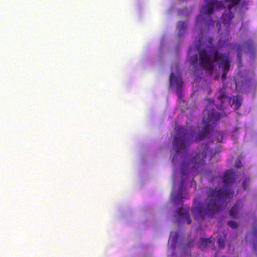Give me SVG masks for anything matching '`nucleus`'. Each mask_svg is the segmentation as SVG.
<instances>
[{"label":"nucleus","mask_w":257,"mask_h":257,"mask_svg":"<svg viewBox=\"0 0 257 257\" xmlns=\"http://www.w3.org/2000/svg\"><path fill=\"white\" fill-rule=\"evenodd\" d=\"M177 214L181 217L182 219L186 220L188 224L191 223V220L190 217L189 212L188 210L183 209V208H179L176 210Z\"/></svg>","instance_id":"nucleus-12"},{"label":"nucleus","mask_w":257,"mask_h":257,"mask_svg":"<svg viewBox=\"0 0 257 257\" xmlns=\"http://www.w3.org/2000/svg\"><path fill=\"white\" fill-rule=\"evenodd\" d=\"M170 85L173 86L176 85V93L178 97L181 98L182 97V86L183 81L182 78L178 75H174L173 73H171L169 78Z\"/></svg>","instance_id":"nucleus-6"},{"label":"nucleus","mask_w":257,"mask_h":257,"mask_svg":"<svg viewBox=\"0 0 257 257\" xmlns=\"http://www.w3.org/2000/svg\"><path fill=\"white\" fill-rule=\"evenodd\" d=\"M226 98V95L225 93H221L218 96V99L220 101L221 103H223L224 99Z\"/></svg>","instance_id":"nucleus-21"},{"label":"nucleus","mask_w":257,"mask_h":257,"mask_svg":"<svg viewBox=\"0 0 257 257\" xmlns=\"http://www.w3.org/2000/svg\"><path fill=\"white\" fill-rule=\"evenodd\" d=\"M253 233H254V234L257 233V227H254V230H253Z\"/></svg>","instance_id":"nucleus-25"},{"label":"nucleus","mask_w":257,"mask_h":257,"mask_svg":"<svg viewBox=\"0 0 257 257\" xmlns=\"http://www.w3.org/2000/svg\"><path fill=\"white\" fill-rule=\"evenodd\" d=\"M211 41H212V39H209V42H210V43H211Z\"/></svg>","instance_id":"nucleus-28"},{"label":"nucleus","mask_w":257,"mask_h":257,"mask_svg":"<svg viewBox=\"0 0 257 257\" xmlns=\"http://www.w3.org/2000/svg\"><path fill=\"white\" fill-rule=\"evenodd\" d=\"M215 62H218L219 68L222 69L223 73L221 79L225 80L230 66V60L228 54L220 53L216 48L210 46L201 50L198 55L195 54L190 57V64L195 72L200 70H205L212 73Z\"/></svg>","instance_id":"nucleus-2"},{"label":"nucleus","mask_w":257,"mask_h":257,"mask_svg":"<svg viewBox=\"0 0 257 257\" xmlns=\"http://www.w3.org/2000/svg\"><path fill=\"white\" fill-rule=\"evenodd\" d=\"M177 27L179 31V35L182 34L187 28V25L186 22L183 21H180L178 22L177 25Z\"/></svg>","instance_id":"nucleus-15"},{"label":"nucleus","mask_w":257,"mask_h":257,"mask_svg":"<svg viewBox=\"0 0 257 257\" xmlns=\"http://www.w3.org/2000/svg\"><path fill=\"white\" fill-rule=\"evenodd\" d=\"M206 3L205 6H203L200 9V15L196 17V25L200 26L201 29L203 25L209 28L210 26H213L214 21L211 19L210 16L214 12V9L218 10L222 9L224 7L223 4L221 2L217 0H205Z\"/></svg>","instance_id":"nucleus-3"},{"label":"nucleus","mask_w":257,"mask_h":257,"mask_svg":"<svg viewBox=\"0 0 257 257\" xmlns=\"http://www.w3.org/2000/svg\"><path fill=\"white\" fill-rule=\"evenodd\" d=\"M211 153V150L207 144H202L201 145V152L196 154L191 160L192 169L196 170L198 173H204V169L205 164L204 158Z\"/></svg>","instance_id":"nucleus-5"},{"label":"nucleus","mask_w":257,"mask_h":257,"mask_svg":"<svg viewBox=\"0 0 257 257\" xmlns=\"http://www.w3.org/2000/svg\"><path fill=\"white\" fill-rule=\"evenodd\" d=\"M199 44L197 45V47H201L202 46V38H200L199 39Z\"/></svg>","instance_id":"nucleus-24"},{"label":"nucleus","mask_w":257,"mask_h":257,"mask_svg":"<svg viewBox=\"0 0 257 257\" xmlns=\"http://www.w3.org/2000/svg\"><path fill=\"white\" fill-rule=\"evenodd\" d=\"M175 130L176 134L173 139V147L177 153H185L193 142L194 133L191 130L181 126H176Z\"/></svg>","instance_id":"nucleus-4"},{"label":"nucleus","mask_w":257,"mask_h":257,"mask_svg":"<svg viewBox=\"0 0 257 257\" xmlns=\"http://www.w3.org/2000/svg\"><path fill=\"white\" fill-rule=\"evenodd\" d=\"M249 182V179L248 178H246L245 179H244L242 182V187L243 189L245 190L246 189L247 187V184Z\"/></svg>","instance_id":"nucleus-22"},{"label":"nucleus","mask_w":257,"mask_h":257,"mask_svg":"<svg viewBox=\"0 0 257 257\" xmlns=\"http://www.w3.org/2000/svg\"><path fill=\"white\" fill-rule=\"evenodd\" d=\"M231 6H230L223 12L221 19L223 24L228 28L231 20L234 17L233 14L231 12Z\"/></svg>","instance_id":"nucleus-9"},{"label":"nucleus","mask_w":257,"mask_h":257,"mask_svg":"<svg viewBox=\"0 0 257 257\" xmlns=\"http://www.w3.org/2000/svg\"><path fill=\"white\" fill-rule=\"evenodd\" d=\"M188 167H189V164H186V163H183L181 164V171H182V180L181 186H180V187L179 188V189L178 195H179V196L180 197H182V192L184 191V189H183V185H184V179L186 175L187 174V169H188Z\"/></svg>","instance_id":"nucleus-11"},{"label":"nucleus","mask_w":257,"mask_h":257,"mask_svg":"<svg viewBox=\"0 0 257 257\" xmlns=\"http://www.w3.org/2000/svg\"><path fill=\"white\" fill-rule=\"evenodd\" d=\"M207 114L208 116L206 118H203V122L204 124H208L209 126H212V125L219 120L221 117V113L215 109L212 110Z\"/></svg>","instance_id":"nucleus-7"},{"label":"nucleus","mask_w":257,"mask_h":257,"mask_svg":"<svg viewBox=\"0 0 257 257\" xmlns=\"http://www.w3.org/2000/svg\"><path fill=\"white\" fill-rule=\"evenodd\" d=\"M225 236L223 235L222 236H218L217 237V244L220 248H223L225 246Z\"/></svg>","instance_id":"nucleus-16"},{"label":"nucleus","mask_w":257,"mask_h":257,"mask_svg":"<svg viewBox=\"0 0 257 257\" xmlns=\"http://www.w3.org/2000/svg\"><path fill=\"white\" fill-rule=\"evenodd\" d=\"M226 3H228L229 4L227 6V8L231 6V9L234 6H235L239 3L240 0H224Z\"/></svg>","instance_id":"nucleus-18"},{"label":"nucleus","mask_w":257,"mask_h":257,"mask_svg":"<svg viewBox=\"0 0 257 257\" xmlns=\"http://www.w3.org/2000/svg\"><path fill=\"white\" fill-rule=\"evenodd\" d=\"M220 23L219 22L216 23L217 26H218L219 25L220 26Z\"/></svg>","instance_id":"nucleus-26"},{"label":"nucleus","mask_w":257,"mask_h":257,"mask_svg":"<svg viewBox=\"0 0 257 257\" xmlns=\"http://www.w3.org/2000/svg\"><path fill=\"white\" fill-rule=\"evenodd\" d=\"M253 41L251 39H249L247 41L244 42V45L236 43L234 45L235 49L237 52V61L238 63H241L242 61V54L243 51V48L244 45H246L249 50L251 49L253 46Z\"/></svg>","instance_id":"nucleus-8"},{"label":"nucleus","mask_w":257,"mask_h":257,"mask_svg":"<svg viewBox=\"0 0 257 257\" xmlns=\"http://www.w3.org/2000/svg\"><path fill=\"white\" fill-rule=\"evenodd\" d=\"M223 137V133L221 132L216 133V141L219 143H221Z\"/></svg>","instance_id":"nucleus-20"},{"label":"nucleus","mask_w":257,"mask_h":257,"mask_svg":"<svg viewBox=\"0 0 257 257\" xmlns=\"http://www.w3.org/2000/svg\"><path fill=\"white\" fill-rule=\"evenodd\" d=\"M211 243V240L210 238H201L200 240L199 247L203 250Z\"/></svg>","instance_id":"nucleus-14"},{"label":"nucleus","mask_w":257,"mask_h":257,"mask_svg":"<svg viewBox=\"0 0 257 257\" xmlns=\"http://www.w3.org/2000/svg\"><path fill=\"white\" fill-rule=\"evenodd\" d=\"M232 103L235 105V108L238 109L242 104V100L238 96H235L233 98Z\"/></svg>","instance_id":"nucleus-17"},{"label":"nucleus","mask_w":257,"mask_h":257,"mask_svg":"<svg viewBox=\"0 0 257 257\" xmlns=\"http://www.w3.org/2000/svg\"><path fill=\"white\" fill-rule=\"evenodd\" d=\"M203 128L200 130L195 141H200L206 137L209 133L210 130L212 128V126H209L208 124H204Z\"/></svg>","instance_id":"nucleus-10"},{"label":"nucleus","mask_w":257,"mask_h":257,"mask_svg":"<svg viewBox=\"0 0 257 257\" xmlns=\"http://www.w3.org/2000/svg\"><path fill=\"white\" fill-rule=\"evenodd\" d=\"M235 166L236 168H240L241 167V162L239 159L236 160Z\"/></svg>","instance_id":"nucleus-23"},{"label":"nucleus","mask_w":257,"mask_h":257,"mask_svg":"<svg viewBox=\"0 0 257 257\" xmlns=\"http://www.w3.org/2000/svg\"><path fill=\"white\" fill-rule=\"evenodd\" d=\"M221 32V29L220 28V27H219V29H218V32L220 33Z\"/></svg>","instance_id":"nucleus-27"},{"label":"nucleus","mask_w":257,"mask_h":257,"mask_svg":"<svg viewBox=\"0 0 257 257\" xmlns=\"http://www.w3.org/2000/svg\"><path fill=\"white\" fill-rule=\"evenodd\" d=\"M242 207V203L241 201H238L231 207L229 211V215L232 217H236L238 210H239Z\"/></svg>","instance_id":"nucleus-13"},{"label":"nucleus","mask_w":257,"mask_h":257,"mask_svg":"<svg viewBox=\"0 0 257 257\" xmlns=\"http://www.w3.org/2000/svg\"><path fill=\"white\" fill-rule=\"evenodd\" d=\"M228 225L232 229H236L238 227V224L237 222L232 220H229L227 222Z\"/></svg>","instance_id":"nucleus-19"},{"label":"nucleus","mask_w":257,"mask_h":257,"mask_svg":"<svg viewBox=\"0 0 257 257\" xmlns=\"http://www.w3.org/2000/svg\"><path fill=\"white\" fill-rule=\"evenodd\" d=\"M235 176L234 172L227 170L222 179L224 183L223 188L210 187L207 189L205 198L191 208L192 215L196 221L201 222L205 218H211L226 207L227 202L233 196V191L227 189V186L233 183Z\"/></svg>","instance_id":"nucleus-1"}]
</instances>
